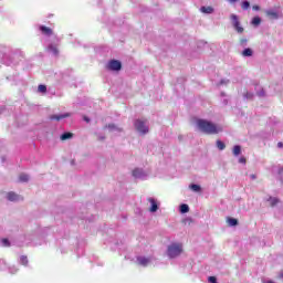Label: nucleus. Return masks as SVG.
Listing matches in <instances>:
<instances>
[{
  "mask_svg": "<svg viewBox=\"0 0 283 283\" xmlns=\"http://www.w3.org/2000/svg\"><path fill=\"white\" fill-rule=\"evenodd\" d=\"M197 127L200 129V132H202L203 134H208V135H216V134H220V132H222V127H220L207 119H198Z\"/></svg>",
  "mask_w": 283,
  "mask_h": 283,
  "instance_id": "f257e3e1",
  "label": "nucleus"
},
{
  "mask_svg": "<svg viewBox=\"0 0 283 283\" xmlns=\"http://www.w3.org/2000/svg\"><path fill=\"white\" fill-rule=\"evenodd\" d=\"M182 253V244L175 243L168 248V255L170 258H178Z\"/></svg>",
  "mask_w": 283,
  "mask_h": 283,
  "instance_id": "f03ea898",
  "label": "nucleus"
},
{
  "mask_svg": "<svg viewBox=\"0 0 283 283\" xmlns=\"http://www.w3.org/2000/svg\"><path fill=\"white\" fill-rule=\"evenodd\" d=\"M106 70H109L111 72H120V70H123V63L118 60H111L106 65Z\"/></svg>",
  "mask_w": 283,
  "mask_h": 283,
  "instance_id": "7ed1b4c3",
  "label": "nucleus"
},
{
  "mask_svg": "<svg viewBox=\"0 0 283 283\" xmlns=\"http://www.w3.org/2000/svg\"><path fill=\"white\" fill-rule=\"evenodd\" d=\"M134 126H135V129H137V132H139L140 134L149 133V127L145 125V120L136 119Z\"/></svg>",
  "mask_w": 283,
  "mask_h": 283,
  "instance_id": "20e7f679",
  "label": "nucleus"
},
{
  "mask_svg": "<svg viewBox=\"0 0 283 283\" xmlns=\"http://www.w3.org/2000/svg\"><path fill=\"white\" fill-rule=\"evenodd\" d=\"M230 19L232 21V25L234 28V30L239 33L242 34V32H244V28H242L240 25V20L238 19V17L235 14H231Z\"/></svg>",
  "mask_w": 283,
  "mask_h": 283,
  "instance_id": "39448f33",
  "label": "nucleus"
},
{
  "mask_svg": "<svg viewBox=\"0 0 283 283\" xmlns=\"http://www.w3.org/2000/svg\"><path fill=\"white\" fill-rule=\"evenodd\" d=\"M7 200H9L10 202H19V200H22V198L21 196L11 191L7 193Z\"/></svg>",
  "mask_w": 283,
  "mask_h": 283,
  "instance_id": "423d86ee",
  "label": "nucleus"
},
{
  "mask_svg": "<svg viewBox=\"0 0 283 283\" xmlns=\"http://www.w3.org/2000/svg\"><path fill=\"white\" fill-rule=\"evenodd\" d=\"M148 202H150V206H151L149 208L150 213H156V211H158V202L156 201V199L148 198Z\"/></svg>",
  "mask_w": 283,
  "mask_h": 283,
  "instance_id": "0eeeda50",
  "label": "nucleus"
},
{
  "mask_svg": "<svg viewBox=\"0 0 283 283\" xmlns=\"http://www.w3.org/2000/svg\"><path fill=\"white\" fill-rule=\"evenodd\" d=\"M39 30L44 34L45 36H52L53 31L50 27L40 25Z\"/></svg>",
  "mask_w": 283,
  "mask_h": 283,
  "instance_id": "6e6552de",
  "label": "nucleus"
},
{
  "mask_svg": "<svg viewBox=\"0 0 283 283\" xmlns=\"http://www.w3.org/2000/svg\"><path fill=\"white\" fill-rule=\"evenodd\" d=\"M63 118H70V113L50 116V120H63Z\"/></svg>",
  "mask_w": 283,
  "mask_h": 283,
  "instance_id": "1a4fd4ad",
  "label": "nucleus"
},
{
  "mask_svg": "<svg viewBox=\"0 0 283 283\" xmlns=\"http://www.w3.org/2000/svg\"><path fill=\"white\" fill-rule=\"evenodd\" d=\"M265 14L269 17V19H280V14L273 10L265 11Z\"/></svg>",
  "mask_w": 283,
  "mask_h": 283,
  "instance_id": "9d476101",
  "label": "nucleus"
},
{
  "mask_svg": "<svg viewBox=\"0 0 283 283\" xmlns=\"http://www.w3.org/2000/svg\"><path fill=\"white\" fill-rule=\"evenodd\" d=\"M49 52H52L55 56H59V48L54 44L48 46Z\"/></svg>",
  "mask_w": 283,
  "mask_h": 283,
  "instance_id": "9b49d317",
  "label": "nucleus"
},
{
  "mask_svg": "<svg viewBox=\"0 0 283 283\" xmlns=\"http://www.w3.org/2000/svg\"><path fill=\"white\" fill-rule=\"evenodd\" d=\"M137 262L142 265V266H147V264H149V259L144 258V256H139L137 259Z\"/></svg>",
  "mask_w": 283,
  "mask_h": 283,
  "instance_id": "f8f14e48",
  "label": "nucleus"
},
{
  "mask_svg": "<svg viewBox=\"0 0 283 283\" xmlns=\"http://www.w3.org/2000/svg\"><path fill=\"white\" fill-rule=\"evenodd\" d=\"M268 202H270L271 207H275V205L280 203V199H277L276 197H270L268 199Z\"/></svg>",
  "mask_w": 283,
  "mask_h": 283,
  "instance_id": "ddd939ff",
  "label": "nucleus"
},
{
  "mask_svg": "<svg viewBox=\"0 0 283 283\" xmlns=\"http://www.w3.org/2000/svg\"><path fill=\"white\" fill-rule=\"evenodd\" d=\"M227 222H228L229 227H238V219H235V218H228Z\"/></svg>",
  "mask_w": 283,
  "mask_h": 283,
  "instance_id": "4468645a",
  "label": "nucleus"
},
{
  "mask_svg": "<svg viewBox=\"0 0 283 283\" xmlns=\"http://www.w3.org/2000/svg\"><path fill=\"white\" fill-rule=\"evenodd\" d=\"M201 12H203V14H212L213 9L212 7H201Z\"/></svg>",
  "mask_w": 283,
  "mask_h": 283,
  "instance_id": "2eb2a0df",
  "label": "nucleus"
},
{
  "mask_svg": "<svg viewBox=\"0 0 283 283\" xmlns=\"http://www.w3.org/2000/svg\"><path fill=\"white\" fill-rule=\"evenodd\" d=\"M133 176H134V178H140L143 176V169L135 168L133 170Z\"/></svg>",
  "mask_w": 283,
  "mask_h": 283,
  "instance_id": "dca6fc26",
  "label": "nucleus"
},
{
  "mask_svg": "<svg viewBox=\"0 0 283 283\" xmlns=\"http://www.w3.org/2000/svg\"><path fill=\"white\" fill-rule=\"evenodd\" d=\"M74 134L72 133H64L61 135V140H70V138H73Z\"/></svg>",
  "mask_w": 283,
  "mask_h": 283,
  "instance_id": "f3484780",
  "label": "nucleus"
},
{
  "mask_svg": "<svg viewBox=\"0 0 283 283\" xmlns=\"http://www.w3.org/2000/svg\"><path fill=\"white\" fill-rule=\"evenodd\" d=\"M217 147H218V149H220V151L227 149V145L223 144V142L220 139L217 140Z\"/></svg>",
  "mask_w": 283,
  "mask_h": 283,
  "instance_id": "a211bd4d",
  "label": "nucleus"
},
{
  "mask_svg": "<svg viewBox=\"0 0 283 283\" xmlns=\"http://www.w3.org/2000/svg\"><path fill=\"white\" fill-rule=\"evenodd\" d=\"M29 180H30V177L28 175H25V174H21L19 176V181L20 182H28Z\"/></svg>",
  "mask_w": 283,
  "mask_h": 283,
  "instance_id": "6ab92c4d",
  "label": "nucleus"
},
{
  "mask_svg": "<svg viewBox=\"0 0 283 283\" xmlns=\"http://www.w3.org/2000/svg\"><path fill=\"white\" fill-rule=\"evenodd\" d=\"M242 56H253V50L251 49H245L242 51Z\"/></svg>",
  "mask_w": 283,
  "mask_h": 283,
  "instance_id": "aec40b11",
  "label": "nucleus"
},
{
  "mask_svg": "<svg viewBox=\"0 0 283 283\" xmlns=\"http://www.w3.org/2000/svg\"><path fill=\"white\" fill-rule=\"evenodd\" d=\"M260 23H262V19L260 17H254L252 19V25L258 27V25H260Z\"/></svg>",
  "mask_w": 283,
  "mask_h": 283,
  "instance_id": "412c9836",
  "label": "nucleus"
},
{
  "mask_svg": "<svg viewBox=\"0 0 283 283\" xmlns=\"http://www.w3.org/2000/svg\"><path fill=\"white\" fill-rule=\"evenodd\" d=\"M241 151H242V147H240L239 145L233 147V155L234 156H240Z\"/></svg>",
  "mask_w": 283,
  "mask_h": 283,
  "instance_id": "4be33fe9",
  "label": "nucleus"
},
{
  "mask_svg": "<svg viewBox=\"0 0 283 283\" xmlns=\"http://www.w3.org/2000/svg\"><path fill=\"white\" fill-rule=\"evenodd\" d=\"M181 213H189V206L187 203H184L180 206Z\"/></svg>",
  "mask_w": 283,
  "mask_h": 283,
  "instance_id": "5701e85b",
  "label": "nucleus"
},
{
  "mask_svg": "<svg viewBox=\"0 0 283 283\" xmlns=\"http://www.w3.org/2000/svg\"><path fill=\"white\" fill-rule=\"evenodd\" d=\"M38 92H41V94H45V92H48V86L40 84L38 86Z\"/></svg>",
  "mask_w": 283,
  "mask_h": 283,
  "instance_id": "b1692460",
  "label": "nucleus"
},
{
  "mask_svg": "<svg viewBox=\"0 0 283 283\" xmlns=\"http://www.w3.org/2000/svg\"><path fill=\"white\" fill-rule=\"evenodd\" d=\"M189 189H191L192 191H196V192L201 191L200 186L196 185V184L190 185Z\"/></svg>",
  "mask_w": 283,
  "mask_h": 283,
  "instance_id": "393cba45",
  "label": "nucleus"
},
{
  "mask_svg": "<svg viewBox=\"0 0 283 283\" xmlns=\"http://www.w3.org/2000/svg\"><path fill=\"white\" fill-rule=\"evenodd\" d=\"M241 8L242 10H249V8H251V3L249 1H243L241 3Z\"/></svg>",
  "mask_w": 283,
  "mask_h": 283,
  "instance_id": "a878e982",
  "label": "nucleus"
},
{
  "mask_svg": "<svg viewBox=\"0 0 283 283\" xmlns=\"http://www.w3.org/2000/svg\"><path fill=\"white\" fill-rule=\"evenodd\" d=\"M20 262H21V264H22L23 266H28V256L22 255V256L20 258Z\"/></svg>",
  "mask_w": 283,
  "mask_h": 283,
  "instance_id": "bb28decb",
  "label": "nucleus"
},
{
  "mask_svg": "<svg viewBox=\"0 0 283 283\" xmlns=\"http://www.w3.org/2000/svg\"><path fill=\"white\" fill-rule=\"evenodd\" d=\"M208 282L210 283H218V279L216 276H209Z\"/></svg>",
  "mask_w": 283,
  "mask_h": 283,
  "instance_id": "cd10ccee",
  "label": "nucleus"
},
{
  "mask_svg": "<svg viewBox=\"0 0 283 283\" xmlns=\"http://www.w3.org/2000/svg\"><path fill=\"white\" fill-rule=\"evenodd\" d=\"M3 247H10V241L8 239H2Z\"/></svg>",
  "mask_w": 283,
  "mask_h": 283,
  "instance_id": "c85d7f7f",
  "label": "nucleus"
},
{
  "mask_svg": "<svg viewBox=\"0 0 283 283\" xmlns=\"http://www.w3.org/2000/svg\"><path fill=\"white\" fill-rule=\"evenodd\" d=\"M239 163H241L242 165H244V164L247 163V158L241 157V158L239 159Z\"/></svg>",
  "mask_w": 283,
  "mask_h": 283,
  "instance_id": "c756f323",
  "label": "nucleus"
},
{
  "mask_svg": "<svg viewBox=\"0 0 283 283\" xmlns=\"http://www.w3.org/2000/svg\"><path fill=\"white\" fill-rule=\"evenodd\" d=\"M252 10L259 11L260 10V6H258V4L252 6Z\"/></svg>",
  "mask_w": 283,
  "mask_h": 283,
  "instance_id": "7c9ffc66",
  "label": "nucleus"
},
{
  "mask_svg": "<svg viewBox=\"0 0 283 283\" xmlns=\"http://www.w3.org/2000/svg\"><path fill=\"white\" fill-rule=\"evenodd\" d=\"M247 41H248L247 39H241L240 40L241 45H244L247 43Z\"/></svg>",
  "mask_w": 283,
  "mask_h": 283,
  "instance_id": "2f4dec72",
  "label": "nucleus"
},
{
  "mask_svg": "<svg viewBox=\"0 0 283 283\" xmlns=\"http://www.w3.org/2000/svg\"><path fill=\"white\" fill-rule=\"evenodd\" d=\"M277 147H279L280 149H282L283 143H282V142H279V143H277Z\"/></svg>",
  "mask_w": 283,
  "mask_h": 283,
  "instance_id": "473e14b6",
  "label": "nucleus"
},
{
  "mask_svg": "<svg viewBox=\"0 0 283 283\" xmlns=\"http://www.w3.org/2000/svg\"><path fill=\"white\" fill-rule=\"evenodd\" d=\"M84 120H85L86 123H90V117L84 116Z\"/></svg>",
  "mask_w": 283,
  "mask_h": 283,
  "instance_id": "72a5a7b5",
  "label": "nucleus"
},
{
  "mask_svg": "<svg viewBox=\"0 0 283 283\" xmlns=\"http://www.w3.org/2000/svg\"><path fill=\"white\" fill-rule=\"evenodd\" d=\"M279 175H280V176H283V168H281V169L279 170Z\"/></svg>",
  "mask_w": 283,
  "mask_h": 283,
  "instance_id": "f704fd0d",
  "label": "nucleus"
},
{
  "mask_svg": "<svg viewBox=\"0 0 283 283\" xmlns=\"http://www.w3.org/2000/svg\"><path fill=\"white\" fill-rule=\"evenodd\" d=\"M230 3H235L238 0H228Z\"/></svg>",
  "mask_w": 283,
  "mask_h": 283,
  "instance_id": "c9c22d12",
  "label": "nucleus"
},
{
  "mask_svg": "<svg viewBox=\"0 0 283 283\" xmlns=\"http://www.w3.org/2000/svg\"><path fill=\"white\" fill-rule=\"evenodd\" d=\"M280 277H283V274H281Z\"/></svg>",
  "mask_w": 283,
  "mask_h": 283,
  "instance_id": "e433bc0d",
  "label": "nucleus"
}]
</instances>
